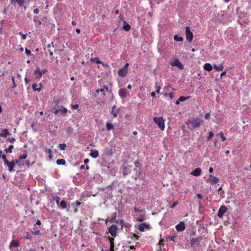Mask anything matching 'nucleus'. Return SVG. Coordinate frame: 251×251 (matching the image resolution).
<instances>
[{
    "mask_svg": "<svg viewBox=\"0 0 251 251\" xmlns=\"http://www.w3.org/2000/svg\"><path fill=\"white\" fill-rule=\"evenodd\" d=\"M154 122L157 124L159 128L161 130H164L165 128V120L162 117H154L153 118Z\"/></svg>",
    "mask_w": 251,
    "mask_h": 251,
    "instance_id": "1",
    "label": "nucleus"
},
{
    "mask_svg": "<svg viewBox=\"0 0 251 251\" xmlns=\"http://www.w3.org/2000/svg\"><path fill=\"white\" fill-rule=\"evenodd\" d=\"M202 123V120L201 118L197 117L192 121H188L186 123V124L188 125L191 124L192 125L193 128H196L199 127Z\"/></svg>",
    "mask_w": 251,
    "mask_h": 251,
    "instance_id": "2",
    "label": "nucleus"
},
{
    "mask_svg": "<svg viewBox=\"0 0 251 251\" xmlns=\"http://www.w3.org/2000/svg\"><path fill=\"white\" fill-rule=\"evenodd\" d=\"M202 237H197L196 238H192L190 239V246L191 247H196L200 245V242L202 240Z\"/></svg>",
    "mask_w": 251,
    "mask_h": 251,
    "instance_id": "3",
    "label": "nucleus"
},
{
    "mask_svg": "<svg viewBox=\"0 0 251 251\" xmlns=\"http://www.w3.org/2000/svg\"><path fill=\"white\" fill-rule=\"evenodd\" d=\"M132 170V165H128L127 162H125L123 165V173L126 176L130 174Z\"/></svg>",
    "mask_w": 251,
    "mask_h": 251,
    "instance_id": "4",
    "label": "nucleus"
},
{
    "mask_svg": "<svg viewBox=\"0 0 251 251\" xmlns=\"http://www.w3.org/2000/svg\"><path fill=\"white\" fill-rule=\"evenodd\" d=\"M170 64L172 67H177L181 70H183L184 69V66L177 58H176L173 61H171L170 62Z\"/></svg>",
    "mask_w": 251,
    "mask_h": 251,
    "instance_id": "5",
    "label": "nucleus"
},
{
    "mask_svg": "<svg viewBox=\"0 0 251 251\" xmlns=\"http://www.w3.org/2000/svg\"><path fill=\"white\" fill-rule=\"evenodd\" d=\"M185 30L186 38L189 42H191L193 40V35L192 32L190 31V27L189 26H186Z\"/></svg>",
    "mask_w": 251,
    "mask_h": 251,
    "instance_id": "6",
    "label": "nucleus"
},
{
    "mask_svg": "<svg viewBox=\"0 0 251 251\" xmlns=\"http://www.w3.org/2000/svg\"><path fill=\"white\" fill-rule=\"evenodd\" d=\"M227 208L226 206H221L218 210V216L219 218H222L224 214L227 212Z\"/></svg>",
    "mask_w": 251,
    "mask_h": 251,
    "instance_id": "7",
    "label": "nucleus"
},
{
    "mask_svg": "<svg viewBox=\"0 0 251 251\" xmlns=\"http://www.w3.org/2000/svg\"><path fill=\"white\" fill-rule=\"evenodd\" d=\"M209 177L211 178L208 179L206 181L212 185L216 184L219 181V179L216 176L210 175H209Z\"/></svg>",
    "mask_w": 251,
    "mask_h": 251,
    "instance_id": "8",
    "label": "nucleus"
},
{
    "mask_svg": "<svg viewBox=\"0 0 251 251\" xmlns=\"http://www.w3.org/2000/svg\"><path fill=\"white\" fill-rule=\"evenodd\" d=\"M16 164V160L11 162L8 161L4 164V165H6L8 167V170L10 172H13L15 171L14 168Z\"/></svg>",
    "mask_w": 251,
    "mask_h": 251,
    "instance_id": "9",
    "label": "nucleus"
},
{
    "mask_svg": "<svg viewBox=\"0 0 251 251\" xmlns=\"http://www.w3.org/2000/svg\"><path fill=\"white\" fill-rule=\"evenodd\" d=\"M185 225L183 222H180L176 226V228L177 231H183L185 229Z\"/></svg>",
    "mask_w": 251,
    "mask_h": 251,
    "instance_id": "10",
    "label": "nucleus"
},
{
    "mask_svg": "<svg viewBox=\"0 0 251 251\" xmlns=\"http://www.w3.org/2000/svg\"><path fill=\"white\" fill-rule=\"evenodd\" d=\"M129 92L126 89H120L119 91V95L121 98H125L129 94Z\"/></svg>",
    "mask_w": 251,
    "mask_h": 251,
    "instance_id": "11",
    "label": "nucleus"
},
{
    "mask_svg": "<svg viewBox=\"0 0 251 251\" xmlns=\"http://www.w3.org/2000/svg\"><path fill=\"white\" fill-rule=\"evenodd\" d=\"M120 109L116 107L115 105L112 107V111L111 113L113 114L114 117H117L120 113Z\"/></svg>",
    "mask_w": 251,
    "mask_h": 251,
    "instance_id": "12",
    "label": "nucleus"
},
{
    "mask_svg": "<svg viewBox=\"0 0 251 251\" xmlns=\"http://www.w3.org/2000/svg\"><path fill=\"white\" fill-rule=\"evenodd\" d=\"M118 228L116 225H112L111 226V236L115 237L117 235Z\"/></svg>",
    "mask_w": 251,
    "mask_h": 251,
    "instance_id": "13",
    "label": "nucleus"
},
{
    "mask_svg": "<svg viewBox=\"0 0 251 251\" xmlns=\"http://www.w3.org/2000/svg\"><path fill=\"white\" fill-rule=\"evenodd\" d=\"M34 74L37 79H40L42 76V73L40 71V68L38 67L34 71Z\"/></svg>",
    "mask_w": 251,
    "mask_h": 251,
    "instance_id": "14",
    "label": "nucleus"
},
{
    "mask_svg": "<svg viewBox=\"0 0 251 251\" xmlns=\"http://www.w3.org/2000/svg\"><path fill=\"white\" fill-rule=\"evenodd\" d=\"M127 73V70L122 68L120 69L118 71V75L121 77L125 76Z\"/></svg>",
    "mask_w": 251,
    "mask_h": 251,
    "instance_id": "15",
    "label": "nucleus"
},
{
    "mask_svg": "<svg viewBox=\"0 0 251 251\" xmlns=\"http://www.w3.org/2000/svg\"><path fill=\"white\" fill-rule=\"evenodd\" d=\"M201 169L200 168H198L192 171L191 174L195 176H199L201 175Z\"/></svg>",
    "mask_w": 251,
    "mask_h": 251,
    "instance_id": "16",
    "label": "nucleus"
},
{
    "mask_svg": "<svg viewBox=\"0 0 251 251\" xmlns=\"http://www.w3.org/2000/svg\"><path fill=\"white\" fill-rule=\"evenodd\" d=\"M24 152L25 153L22 155L19 156L18 159L16 160L17 164H19L22 160L25 159L27 157V154L26 151H25Z\"/></svg>",
    "mask_w": 251,
    "mask_h": 251,
    "instance_id": "17",
    "label": "nucleus"
},
{
    "mask_svg": "<svg viewBox=\"0 0 251 251\" xmlns=\"http://www.w3.org/2000/svg\"><path fill=\"white\" fill-rule=\"evenodd\" d=\"M10 134L8 130L7 129H3L0 132V136L1 137H6L8 135H9Z\"/></svg>",
    "mask_w": 251,
    "mask_h": 251,
    "instance_id": "18",
    "label": "nucleus"
},
{
    "mask_svg": "<svg viewBox=\"0 0 251 251\" xmlns=\"http://www.w3.org/2000/svg\"><path fill=\"white\" fill-rule=\"evenodd\" d=\"M203 69L207 71L210 72L212 70V66L210 63H206L203 65Z\"/></svg>",
    "mask_w": 251,
    "mask_h": 251,
    "instance_id": "19",
    "label": "nucleus"
},
{
    "mask_svg": "<svg viewBox=\"0 0 251 251\" xmlns=\"http://www.w3.org/2000/svg\"><path fill=\"white\" fill-rule=\"evenodd\" d=\"M99 151L97 150H91L90 155L94 158H96L99 156Z\"/></svg>",
    "mask_w": 251,
    "mask_h": 251,
    "instance_id": "20",
    "label": "nucleus"
},
{
    "mask_svg": "<svg viewBox=\"0 0 251 251\" xmlns=\"http://www.w3.org/2000/svg\"><path fill=\"white\" fill-rule=\"evenodd\" d=\"M123 27L126 31H128L130 29V25L126 21L124 22Z\"/></svg>",
    "mask_w": 251,
    "mask_h": 251,
    "instance_id": "21",
    "label": "nucleus"
},
{
    "mask_svg": "<svg viewBox=\"0 0 251 251\" xmlns=\"http://www.w3.org/2000/svg\"><path fill=\"white\" fill-rule=\"evenodd\" d=\"M213 67L216 70H217L218 71H222L224 69V66H223V64H220L219 65H217L214 64L213 65Z\"/></svg>",
    "mask_w": 251,
    "mask_h": 251,
    "instance_id": "22",
    "label": "nucleus"
},
{
    "mask_svg": "<svg viewBox=\"0 0 251 251\" xmlns=\"http://www.w3.org/2000/svg\"><path fill=\"white\" fill-rule=\"evenodd\" d=\"M19 242L16 240H12L10 244V247H19Z\"/></svg>",
    "mask_w": 251,
    "mask_h": 251,
    "instance_id": "23",
    "label": "nucleus"
},
{
    "mask_svg": "<svg viewBox=\"0 0 251 251\" xmlns=\"http://www.w3.org/2000/svg\"><path fill=\"white\" fill-rule=\"evenodd\" d=\"M32 86V89L34 91L40 92L41 90V86L40 85L39 88H37L38 84L37 83H33Z\"/></svg>",
    "mask_w": 251,
    "mask_h": 251,
    "instance_id": "24",
    "label": "nucleus"
},
{
    "mask_svg": "<svg viewBox=\"0 0 251 251\" xmlns=\"http://www.w3.org/2000/svg\"><path fill=\"white\" fill-rule=\"evenodd\" d=\"M56 163L58 165H64L66 164V161L64 159H57L56 161Z\"/></svg>",
    "mask_w": 251,
    "mask_h": 251,
    "instance_id": "25",
    "label": "nucleus"
},
{
    "mask_svg": "<svg viewBox=\"0 0 251 251\" xmlns=\"http://www.w3.org/2000/svg\"><path fill=\"white\" fill-rule=\"evenodd\" d=\"M59 106V110H61V111H59V112L62 114H65L67 112V109L64 107L63 106Z\"/></svg>",
    "mask_w": 251,
    "mask_h": 251,
    "instance_id": "26",
    "label": "nucleus"
},
{
    "mask_svg": "<svg viewBox=\"0 0 251 251\" xmlns=\"http://www.w3.org/2000/svg\"><path fill=\"white\" fill-rule=\"evenodd\" d=\"M45 151L49 154V158L50 160L52 158V150L50 149H46Z\"/></svg>",
    "mask_w": 251,
    "mask_h": 251,
    "instance_id": "27",
    "label": "nucleus"
},
{
    "mask_svg": "<svg viewBox=\"0 0 251 251\" xmlns=\"http://www.w3.org/2000/svg\"><path fill=\"white\" fill-rule=\"evenodd\" d=\"M24 238L25 239H29V240H31L32 236H31V235H30V234L29 233V232H25V234H24Z\"/></svg>",
    "mask_w": 251,
    "mask_h": 251,
    "instance_id": "28",
    "label": "nucleus"
},
{
    "mask_svg": "<svg viewBox=\"0 0 251 251\" xmlns=\"http://www.w3.org/2000/svg\"><path fill=\"white\" fill-rule=\"evenodd\" d=\"M13 148L14 146L11 145L9 146L8 148L6 149L4 151H6V153H12Z\"/></svg>",
    "mask_w": 251,
    "mask_h": 251,
    "instance_id": "29",
    "label": "nucleus"
},
{
    "mask_svg": "<svg viewBox=\"0 0 251 251\" xmlns=\"http://www.w3.org/2000/svg\"><path fill=\"white\" fill-rule=\"evenodd\" d=\"M33 21L37 24L36 26L40 25L42 24L41 21L39 20L38 18L37 17H34Z\"/></svg>",
    "mask_w": 251,
    "mask_h": 251,
    "instance_id": "30",
    "label": "nucleus"
},
{
    "mask_svg": "<svg viewBox=\"0 0 251 251\" xmlns=\"http://www.w3.org/2000/svg\"><path fill=\"white\" fill-rule=\"evenodd\" d=\"M60 206L62 209H65L67 207V204L65 201L62 200L60 202Z\"/></svg>",
    "mask_w": 251,
    "mask_h": 251,
    "instance_id": "31",
    "label": "nucleus"
},
{
    "mask_svg": "<svg viewBox=\"0 0 251 251\" xmlns=\"http://www.w3.org/2000/svg\"><path fill=\"white\" fill-rule=\"evenodd\" d=\"M145 214L140 215L138 218V221L140 222H142L146 220Z\"/></svg>",
    "mask_w": 251,
    "mask_h": 251,
    "instance_id": "32",
    "label": "nucleus"
},
{
    "mask_svg": "<svg viewBox=\"0 0 251 251\" xmlns=\"http://www.w3.org/2000/svg\"><path fill=\"white\" fill-rule=\"evenodd\" d=\"M174 40L176 41H182L183 38L182 37L179 36L177 35H175L174 37Z\"/></svg>",
    "mask_w": 251,
    "mask_h": 251,
    "instance_id": "33",
    "label": "nucleus"
},
{
    "mask_svg": "<svg viewBox=\"0 0 251 251\" xmlns=\"http://www.w3.org/2000/svg\"><path fill=\"white\" fill-rule=\"evenodd\" d=\"M146 226V224H142L140 225H139V230L140 231H143L145 229V227Z\"/></svg>",
    "mask_w": 251,
    "mask_h": 251,
    "instance_id": "34",
    "label": "nucleus"
},
{
    "mask_svg": "<svg viewBox=\"0 0 251 251\" xmlns=\"http://www.w3.org/2000/svg\"><path fill=\"white\" fill-rule=\"evenodd\" d=\"M99 91H100V90L99 89H98L97 90V92H99ZM100 91L101 92H103V95H105V94L104 93V92H108V88L107 86H105L104 87V88L100 89Z\"/></svg>",
    "mask_w": 251,
    "mask_h": 251,
    "instance_id": "35",
    "label": "nucleus"
},
{
    "mask_svg": "<svg viewBox=\"0 0 251 251\" xmlns=\"http://www.w3.org/2000/svg\"><path fill=\"white\" fill-rule=\"evenodd\" d=\"M189 98H190V96H186V97L181 96L178 99H179V100H180V101H183L185 100L189 99Z\"/></svg>",
    "mask_w": 251,
    "mask_h": 251,
    "instance_id": "36",
    "label": "nucleus"
},
{
    "mask_svg": "<svg viewBox=\"0 0 251 251\" xmlns=\"http://www.w3.org/2000/svg\"><path fill=\"white\" fill-rule=\"evenodd\" d=\"M208 134H209V135L207 137V141L210 140L212 138L213 136H214V134H213V133L212 131H209L208 132Z\"/></svg>",
    "mask_w": 251,
    "mask_h": 251,
    "instance_id": "37",
    "label": "nucleus"
},
{
    "mask_svg": "<svg viewBox=\"0 0 251 251\" xmlns=\"http://www.w3.org/2000/svg\"><path fill=\"white\" fill-rule=\"evenodd\" d=\"M66 144L65 143H63V144H60L59 145V149L62 150V151H64L65 150L66 147Z\"/></svg>",
    "mask_w": 251,
    "mask_h": 251,
    "instance_id": "38",
    "label": "nucleus"
},
{
    "mask_svg": "<svg viewBox=\"0 0 251 251\" xmlns=\"http://www.w3.org/2000/svg\"><path fill=\"white\" fill-rule=\"evenodd\" d=\"M113 241H114V238L111 237V251H114V246Z\"/></svg>",
    "mask_w": 251,
    "mask_h": 251,
    "instance_id": "39",
    "label": "nucleus"
},
{
    "mask_svg": "<svg viewBox=\"0 0 251 251\" xmlns=\"http://www.w3.org/2000/svg\"><path fill=\"white\" fill-rule=\"evenodd\" d=\"M53 200L55 201V202H56V203L57 204H58L59 203L60 200V198L58 196H56V197H54Z\"/></svg>",
    "mask_w": 251,
    "mask_h": 251,
    "instance_id": "40",
    "label": "nucleus"
},
{
    "mask_svg": "<svg viewBox=\"0 0 251 251\" xmlns=\"http://www.w3.org/2000/svg\"><path fill=\"white\" fill-rule=\"evenodd\" d=\"M32 234L34 235H38L41 234L40 231L39 230H36L34 231H32L31 232Z\"/></svg>",
    "mask_w": 251,
    "mask_h": 251,
    "instance_id": "41",
    "label": "nucleus"
},
{
    "mask_svg": "<svg viewBox=\"0 0 251 251\" xmlns=\"http://www.w3.org/2000/svg\"><path fill=\"white\" fill-rule=\"evenodd\" d=\"M6 141L8 142H9L10 143H13V142H15L16 139L14 137L8 138L6 139Z\"/></svg>",
    "mask_w": 251,
    "mask_h": 251,
    "instance_id": "42",
    "label": "nucleus"
},
{
    "mask_svg": "<svg viewBox=\"0 0 251 251\" xmlns=\"http://www.w3.org/2000/svg\"><path fill=\"white\" fill-rule=\"evenodd\" d=\"M59 111H61V110H59V106L55 107L53 113L55 114H57L59 112Z\"/></svg>",
    "mask_w": 251,
    "mask_h": 251,
    "instance_id": "43",
    "label": "nucleus"
},
{
    "mask_svg": "<svg viewBox=\"0 0 251 251\" xmlns=\"http://www.w3.org/2000/svg\"><path fill=\"white\" fill-rule=\"evenodd\" d=\"M219 135H220L221 140L222 141H224L226 140V138L224 136L223 133L222 132H220Z\"/></svg>",
    "mask_w": 251,
    "mask_h": 251,
    "instance_id": "44",
    "label": "nucleus"
},
{
    "mask_svg": "<svg viewBox=\"0 0 251 251\" xmlns=\"http://www.w3.org/2000/svg\"><path fill=\"white\" fill-rule=\"evenodd\" d=\"M3 160L4 163L5 164L8 160L6 158V155L5 154H2L1 157Z\"/></svg>",
    "mask_w": 251,
    "mask_h": 251,
    "instance_id": "45",
    "label": "nucleus"
},
{
    "mask_svg": "<svg viewBox=\"0 0 251 251\" xmlns=\"http://www.w3.org/2000/svg\"><path fill=\"white\" fill-rule=\"evenodd\" d=\"M20 35H21V37H22V38L23 39V40H25L26 38V37H27V34H23L22 32H19V33Z\"/></svg>",
    "mask_w": 251,
    "mask_h": 251,
    "instance_id": "46",
    "label": "nucleus"
},
{
    "mask_svg": "<svg viewBox=\"0 0 251 251\" xmlns=\"http://www.w3.org/2000/svg\"><path fill=\"white\" fill-rule=\"evenodd\" d=\"M178 202L177 201H175L171 206V207L172 208H175L177 205L178 204Z\"/></svg>",
    "mask_w": 251,
    "mask_h": 251,
    "instance_id": "47",
    "label": "nucleus"
},
{
    "mask_svg": "<svg viewBox=\"0 0 251 251\" xmlns=\"http://www.w3.org/2000/svg\"><path fill=\"white\" fill-rule=\"evenodd\" d=\"M79 107V105L78 104H74V105H71V108L72 109H76L78 108Z\"/></svg>",
    "mask_w": 251,
    "mask_h": 251,
    "instance_id": "48",
    "label": "nucleus"
},
{
    "mask_svg": "<svg viewBox=\"0 0 251 251\" xmlns=\"http://www.w3.org/2000/svg\"><path fill=\"white\" fill-rule=\"evenodd\" d=\"M94 61L97 64L101 63V62L99 58L95 57L94 59Z\"/></svg>",
    "mask_w": 251,
    "mask_h": 251,
    "instance_id": "49",
    "label": "nucleus"
},
{
    "mask_svg": "<svg viewBox=\"0 0 251 251\" xmlns=\"http://www.w3.org/2000/svg\"><path fill=\"white\" fill-rule=\"evenodd\" d=\"M25 2V0H18V3L20 6H22Z\"/></svg>",
    "mask_w": 251,
    "mask_h": 251,
    "instance_id": "50",
    "label": "nucleus"
},
{
    "mask_svg": "<svg viewBox=\"0 0 251 251\" xmlns=\"http://www.w3.org/2000/svg\"><path fill=\"white\" fill-rule=\"evenodd\" d=\"M161 89V87L160 86H155V90L157 93L158 94H160V90Z\"/></svg>",
    "mask_w": 251,
    "mask_h": 251,
    "instance_id": "51",
    "label": "nucleus"
},
{
    "mask_svg": "<svg viewBox=\"0 0 251 251\" xmlns=\"http://www.w3.org/2000/svg\"><path fill=\"white\" fill-rule=\"evenodd\" d=\"M25 53L27 55H30L31 54V51L27 49H25Z\"/></svg>",
    "mask_w": 251,
    "mask_h": 251,
    "instance_id": "52",
    "label": "nucleus"
},
{
    "mask_svg": "<svg viewBox=\"0 0 251 251\" xmlns=\"http://www.w3.org/2000/svg\"><path fill=\"white\" fill-rule=\"evenodd\" d=\"M51 46H52V48L54 47L53 46V42H51L50 44H49L47 46V49H50Z\"/></svg>",
    "mask_w": 251,
    "mask_h": 251,
    "instance_id": "53",
    "label": "nucleus"
},
{
    "mask_svg": "<svg viewBox=\"0 0 251 251\" xmlns=\"http://www.w3.org/2000/svg\"><path fill=\"white\" fill-rule=\"evenodd\" d=\"M210 117V114L209 113H207L205 114L204 116V118L206 120L209 119Z\"/></svg>",
    "mask_w": 251,
    "mask_h": 251,
    "instance_id": "54",
    "label": "nucleus"
},
{
    "mask_svg": "<svg viewBox=\"0 0 251 251\" xmlns=\"http://www.w3.org/2000/svg\"><path fill=\"white\" fill-rule=\"evenodd\" d=\"M116 223L117 224H119V225L121 226V228L123 227V225H124V222H123V220H121L120 222H117L116 221Z\"/></svg>",
    "mask_w": 251,
    "mask_h": 251,
    "instance_id": "55",
    "label": "nucleus"
},
{
    "mask_svg": "<svg viewBox=\"0 0 251 251\" xmlns=\"http://www.w3.org/2000/svg\"><path fill=\"white\" fill-rule=\"evenodd\" d=\"M41 225V221L39 220H38L37 221H36V223L34 225V226H36V225H38V226H40Z\"/></svg>",
    "mask_w": 251,
    "mask_h": 251,
    "instance_id": "56",
    "label": "nucleus"
},
{
    "mask_svg": "<svg viewBox=\"0 0 251 251\" xmlns=\"http://www.w3.org/2000/svg\"><path fill=\"white\" fill-rule=\"evenodd\" d=\"M47 51L49 52V54L50 56L53 55V51L51 50V49H47Z\"/></svg>",
    "mask_w": 251,
    "mask_h": 251,
    "instance_id": "57",
    "label": "nucleus"
},
{
    "mask_svg": "<svg viewBox=\"0 0 251 251\" xmlns=\"http://www.w3.org/2000/svg\"><path fill=\"white\" fill-rule=\"evenodd\" d=\"M106 128L107 129V130H110V122H107L106 123Z\"/></svg>",
    "mask_w": 251,
    "mask_h": 251,
    "instance_id": "58",
    "label": "nucleus"
},
{
    "mask_svg": "<svg viewBox=\"0 0 251 251\" xmlns=\"http://www.w3.org/2000/svg\"><path fill=\"white\" fill-rule=\"evenodd\" d=\"M33 12H34L35 14H39V9L36 8V9H34V10H33Z\"/></svg>",
    "mask_w": 251,
    "mask_h": 251,
    "instance_id": "59",
    "label": "nucleus"
},
{
    "mask_svg": "<svg viewBox=\"0 0 251 251\" xmlns=\"http://www.w3.org/2000/svg\"><path fill=\"white\" fill-rule=\"evenodd\" d=\"M128 66H129V64L126 63L125 64V65L124 67H123V68H124V69H126V70H127V68H128Z\"/></svg>",
    "mask_w": 251,
    "mask_h": 251,
    "instance_id": "60",
    "label": "nucleus"
},
{
    "mask_svg": "<svg viewBox=\"0 0 251 251\" xmlns=\"http://www.w3.org/2000/svg\"><path fill=\"white\" fill-rule=\"evenodd\" d=\"M139 212L142 213H143L142 214L146 215V210H145V209H142V210H140Z\"/></svg>",
    "mask_w": 251,
    "mask_h": 251,
    "instance_id": "61",
    "label": "nucleus"
},
{
    "mask_svg": "<svg viewBox=\"0 0 251 251\" xmlns=\"http://www.w3.org/2000/svg\"><path fill=\"white\" fill-rule=\"evenodd\" d=\"M25 81L26 84H27L30 82V80L28 79L27 77H25Z\"/></svg>",
    "mask_w": 251,
    "mask_h": 251,
    "instance_id": "62",
    "label": "nucleus"
},
{
    "mask_svg": "<svg viewBox=\"0 0 251 251\" xmlns=\"http://www.w3.org/2000/svg\"><path fill=\"white\" fill-rule=\"evenodd\" d=\"M176 237L175 236H170L169 237V239L171 240V241H174L175 240V238Z\"/></svg>",
    "mask_w": 251,
    "mask_h": 251,
    "instance_id": "63",
    "label": "nucleus"
},
{
    "mask_svg": "<svg viewBox=\"0 0 251 251\" xmlns=\"http://www.w3.org/2000/svg\"><path fill=\"white\" fill-rule=\"evenodd\" d=\"M135 165L137 168L139 167V163L138 160L135 162Z\"/></svg>",
    "mask_w": 251,
    "mask_h": 251,
    "instance_id": "64",
    "label": "nucleus"
}]
</instances>
